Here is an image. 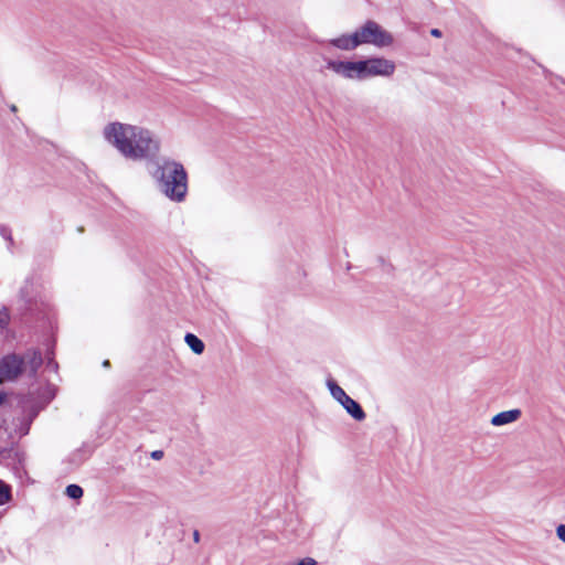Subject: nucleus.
<instances>
[{"label": "nucleus", "instance_id": "obj_1", "mask_svg": "<svg viewBox=\"0 0 565 565\" xmlns=\"http://www.w3.org/2000/svg\"><path fill=\"white\" fill-rule=\"evenodd\" d=\"M105 143L126 160L140 162L161 152L160 137L152 129L127 121L113 120L102 129Z\"/></svg>", "mask_w": 565, "mask_h": 565}, {"label": "nucleus", "instance_id": "obj_2", "mask_svg": "<svg viewBox=\"0 0 565 565\" xmlns=\"http://www.w3.org/2000/svg\"><path fill=\"white\" fill-rule=\"evenodd\" d=\"M326 67L334 76L347 82H363L371 78H392L396 63L383 55L351 58H328Z\"/></svg>", "mask_w": 565, "mask_h": 565}, {"label": "nucleus", "instance_id": "obj_3", "mask_svg": "<svg viewBox=\"0 0 565 565\" xmlns=\"http://www.w3.org/2000/svg\"><path fill=\"white\" fill-rule=\"evenodd\" d=\"M158 190L172 202L181 203L188 195V173L184 166L174 159H163L151 172Z\"/></svg>", "mask_w": 565, "mask_h": 565}, {"label": "nucleus", "instance_id": "obj_4", "mask_svg": "<svg viewBox=\"0 0 565 565\" xmlns=\"http://www.w3.org/2000/svg\"><path fill=\"white\" fill-rule=\"evenodd\" d=\"M359 45H373L379 49L391 47L394 35L373 20H367L355 29Z\"/></svg>", "mask_w": 565, "mask_h": 565}, {"label": "nucleus", "instance_id": "obj_5", "mask_svg": "<svg viewBox=\"0 0 565 565\" xmlns=\"http://www.w3.org/2000/svg\"><path fill=\"white\" fill-rule=\"evenodd\" d=\"M327 387L331 396L347 411V413L355 420L362 422L365 419V413L361 405L351 398L344 390L339 386L332 379L327 380Z\"/></svg>", "mask_w": 565, "mask_h": 565}, {"label": "nucleus", "instance_id": "obj_6", "mask_svg": "<svg viewBox=\"0 0 565 565\" xmlns=\"http://www.w3.org/2000/svg\"><path fill=\"white\" fill-rule=\"evenodd\" d=\"M23 361L18 355H7L0 361V383L14 380L22 371Z\"/></svg>", "mask_w": 565, "mask_h": 565}, {"label": "nucleus", "instance_id": "obj_7", "mask_svg": "<svg viewBox=\"0 0 565 565\" xmlns=\"http://www.w3.org/2000/svg\"><path fill=\"white\" fill-rule=\"evenodd\" d=\"M329 43L331 46L341 51H354L360 46L355 30L351 33L340 34L331 39Z\"/></svg>", "mask_w": 565, "mask_h": 565}, {"label": "nucleus", "instance_id": "obj_8", "mask_svg": "<svg viewBox=\"0 0 565 565\" xmlns=\"http://www.w3.org/2000/svg\"><path fill=\"white\" fill-rule=\"evenodd\" d=\"M521 417V411L518 408L504 411L501 413H498L491 418V425L499 427L512 424L516 422Z\"/></svg>", "mask_w": 565, "mask_h": 565}, {"label": "nucleus", "instance_id": "obj_9", "mask_svg": "<svg viewBox=\"0 0 565 565\" xmlns=\"http://www.w3.org/2000/svg\"><path fill=\"white\" fill-rule=\"evenodd\" d=\"M185 343L195 353L201 354L204 351V343L193 333H186L184 337Z\"/></svg>", "mask_w": 565, "mask_h": 565}, {"label": "nucleus", "instance_id": "obj_10", "mask_svg": "<svg viewBox=\"0 0 565 565\" xmlns=\"http://www.w3.org/2000/svg\"><path fill=\"white\" fill-rule=\"evenodd\" d=\"M23 365H29L32 372H35L38 367L42 364V358L40 353L32 352L26 355V360H22Z\"/></svg>", "mask_w": 565, "mask_h": 565}, {"label": "nucleus", "instance_id": "obj_11", "mask_svg": "<svg viewBox=\"0 0 565 565\" xmlns=\"http://www.w3.org/2000/svg\"><path fill=\"white\" fill-rule=\"evenodd\" d=\"M12 499L11 487L0 480V505L10 502Z\"/></svg>", "mask_w": 565, "mask_h": 565}, {"label": "nucleus", "instance_id": "obj_12", "mask_svg": "<svg viewBox=\"0 0 565 565\" xmlns=\"http://www.w3.org/2000/svg\"><path fill=\"white\" fill-rule=\"evenodd\" d=\"M65 493L71 499H79L83 497V489L77 484H70L66 487Z\"/></svg>", "mask_w": 565, "mask_h": 565}, {"label": "nucleus", "instance_id": "obj_13", "mask_svg": "<svg viewBox=\"0 0 565 565\" xmlns=\"http://www.w3.org/2000/svg\"><path fill=\"white\" fill-rule=\"evenodd\" d=\"M31 422H32V417L23 420V423L21 424V427L17 431L19 434V436H25L29 433Z\"/></svg>", "mask_w": 565, "mask_h": 565}, {"label": "nucleus", "instance_id": "obj_14", "mask_svg": "<svg viewBox=\"0 0 565 565\" xmlns=\"http://www.w3.org/2000/svg\"><path fill=\"white\" fill-rule=\"evenodd\" d=\"M557 537L565 543V524H561L556 527Z\"/></svg>", "mask_w": 565, "mask_h": 565}, {"label": "nucleus", "instance_id": "obj_15", "mask_svg": "<svg viewBox=\"0 0 565 565\" xmlns=\"http://www.w3.org/2000/svg\"><path fill=\"white\" fill-rule=\"evenodd\" d=\"M8 403V395L4 393H0V413L6 408Z\"/></svg>", "mask_w": 565, "mask_h": 565}, {"label": "nucleus", "instance_id": "obj_16", "mask_svg": "<svg viewBox=\"0 0 565 565\" xmlns=\"http://www.w3.org/2000/svg\"><path fill=\"white\" fill-rule=\"evenodd\" d=\"M317 562L316 559L311 558V557H306V558H302L301 561H299L296 565H316Z\"/></svg>", "mask_w": 565, "mask_h": 565}, {"label": "nucleus", "instance_id": "obj_17", "mask_svg": "<svg viewBox=\"0 0 565 565\" xmlns=\"http://www.w3.org/2000/svg\"><path fill=\"white\" fill-rule=\"evenodd\" d=\"M46 366H47L50 370L54 371V372H56V370H57V363H56V362H54L53 360H49V362H47V365H46Z\"/></svg>", "mask_w": 565, "mask_h": 565}, {"label": "nucleus", "instance_id": "obj_18", "mask_svg": "<svg viewBox=\"0 0 565 565\" xmlns=\"http://www.w3.org/2000/svg\"><path fill=\"white\" fill-rule=\"evenodd\" d=\"M161 456H162V452H161V451H154V452L152 454V457H153V458H157V459H158V458H161Z\"/></svg>", "mask_w": 565, "mask_h": 565}, {"label": "nucleus", "instance_id": "obj_19", "mask_svg": "<svg viewBox=\"0 0 565 565\" xmlns=\"http://www.w3.org/2000/svg\"><path fill=\"white\" fill-rule=\"evenodd\" d=\"M194 541L198 542L199 541V532H194Z\"/></svg>", "mask_w": 565, "mask_h": 565}, {"label": "nucleus", "instance_id": "obj_20", "mask_svg": "<svg viewBox=\"0 0 565 565\" xmlns=\"http://www.w3.org/2000/svg\"><path fill=\"white\" fill-rule=\"evenodd\" d=\"M103 365H104V366H108V365H109V361H105V362L103 363Z\"/></svg>", "mask_w": 565, "mask_h": 565}, {"label": "nucleus", "instance_id": "obj_21", "mask_svg": "<svg viewBox=\"0 0 565 565\" xmlns=\"http://www.w3.org/2000/svg\"><path fill=\"white\" fill-rule=\"evenodd\" d=\"M433 34H434V35H437V34H438V31H437V30H434V31H433Z\"/></svg>", "mask_w": 565, "mask_h": 565}]
</instances>
